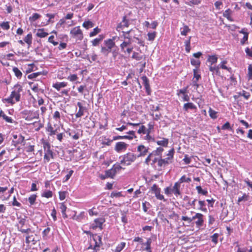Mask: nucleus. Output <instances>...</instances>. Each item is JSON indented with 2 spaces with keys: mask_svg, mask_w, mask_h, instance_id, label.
<instances>
[{
  "mask_svg": "<svg viewBox=\"0 0 252 252\" xmlns=\"http://www.w3.org/2000/svg\"><path fill=\"white\" fill-rule=\"evenodd\" d=\"M105 221L102 218L96 219L94 220V222L92 224L93 228L94 229L97 227L102 229V224Z\"/></svg>",
  "mask_w": 252,
  "mask_h": 252,
  "instance_id": "nucleus-11",
  "label": "nucleus"
},
{
  "mask_svg": "<svg viewBox=\"0 0 252 252\" xmlns=\"http://www.w3.org/2000/svg\"><path fill=\"white\" fill-rule=\"evenodd\" d=\"M77 105L79 107V110L75 114V117L76 118H79L84 115V112L87 110V108L83 106L82 103L80 102H78Z\"/></svg>",
  "mask_w": 252,
  "mask_h": 252,
  "instance_id": "nucleus-10",
  "label": "nucleus"
},
{
  "mask_svg": "<svg viewBox=\"0 0 252 252\" xmlns=\"http://www.w3.org/2000/svg\"><path fill=\"white\" fill-rule=\"evenodd\" d=\"M147 204L149 206L150 205V204L149 203L147 202V201H145L144 202H143L142 203V208H143V211L145 212H147L148 211V209L149 208V207H148L147 206Z\"/></svg>",
  "mask_w": 252,
  "mask_h": 252,
  "instance_id": "nucleus-60",
  "label": "nucleus"
},
{
  "mask_svg": "<svg viewBox=\"0 0 252 252\" xmlns=\"http://www.w3.org/2000/svg\"><path fill=\"white\" fill-rule=\"evenodd\" d=\"M118 38L117 37H113L112 39H109L104 41V43L106 47H102L101 49V52L107 56L111 51V49L115 46V42L114 40Z\"/></svg>",
  "mask_w": 252,
  "mask_h": 252,
  "instance_id": "nucleus-2",
  "label": "nucleus"
},
{
  "mask_svg": "<svg viewBox=\"0 0 252 252\" xmlns=\"http://www.w3.org/2000/svg\"><path fill=\"white\" fill-rule=\"evenodd\" d=\"M99 38H96L94 39L92 41V44L93 46H97L99 42L102 40L103 39V36L102 35H99Z\"/></svg>",
  "mask_w": 252,
  "mask_h": 252,
  "instance_id": "nucleus-34",
  "label": "nucleus"
},
{
  "mask_svg": "<svg viewBox=\"0 0 252 252\" xmlns=\"http://www.w3.org/2000/svg\"><path fill=\"white\" fill-rule=\"evenodd\" d=\"M12 70L17 78L21 79L22 76V72L16 67H14Z\"/></svg>",
  "mask_w": 252,
  "mask_h": 252,
  "instance_id": "nucleus-26",
  "label": "nucleus"
},
{
  "mask_svg": "<svg viewBox=\"0 0 252 252\" xmlns=\"http://www.w3.org/2000/svg\"><path fill=\"white\" fill-rule=\"evenodd\" d=\"M201 78L200 74H198L197 71L196 69H193V78L192 80H195L197 81Z\"/></svg>",
  "mask_w": 252,
  "mask_h": 252,
  "instance_id": "nucleus-45",
  "label": "nucleus"
},
{
  "mask_svg": "<svg viewBox=\"0 0 252 252\" xmlns=\"http://www.w3.org/2000/svg\"><path fill=\"white\" fill-rule=\"evenodd\" d=\"M128 144L124 142H117L115 147V150L118 153H122L126 150Z\"/></svg>",
  "mask_w": 252,
  "mask_h": 252,
  "instance_id": "nucleus-7",
  "label": "nucleus"
},
{
  "mask_svg": "<svg viewBox=\"0 0 252 252\" xmlns=\"http://www.w3.org/2000/svg\"><path fill=\"white\" fill-rule=\"evenodd\" d=\"M226 63H227V62L226 61H223L221 62V63L219 65L220 68H221L222 69H224L227 70L228 71H229L230 68L227 67L225 65V64Z\"/></svg>",
  "mask_w": 252,
  "mask_h": 252,
  "instance_id": "nucleus-42",
  "label": "nucleus"
},
{
  "mask_svg": "<svg viewBox=\"0 0 252 252\" xmlns=\"http://www.w3.org/2000/svg\"><path fill=\"white\" fill-rule=\"evenodd\" d=\"M3 120H4L7 123H13V122H14V121H13V120L11 118V117H8L7 116H6V115H5L4 116H3V117L2 118Z\"/></svg>",
  "mask_w": 252,
  "mask_h": 252,
  "instance_id": "nucleus-54",
  "label": "nucleus"
},
{
  "mask_svg": "<svg viewBox=\"0 0 252 252\" xmlns=\"http://www.w3.org/2000/svg\"><path fill=\"white\" fill-rule=\"evenodd\" d=\"M66 192L60 191L59 192V198L61 200H63L65 198Z\"/></svg>",
  "mask_w": 252,
  "mask_h": 252,
  "instance_id": "nucleus-59",
  "label": "nucleus"
},
{
  "mask_svg": "<svg viewBox=\"0 0 252 252\" xmlns=\"http://www.w3.org/2000/svg\"><path fill=\"white\" fill-rule=\"evenodd\" d=\"M83 26L87 29L94 27V24L90 21H85L83 23Z\"/></svg>",
  "mask_w": 252,
  "mask_h": 252,
  "instance_id": "nucleus-32",
  "label": "nucleus"
},
{
  "mask_svg": "<svg viewBox=\"0 0 252 252\" xmlns=\"http://www.w3.org/2000/svg\"><path fill=\"white\" fill-rule=\"evenodd\" d=\"M48 35V32H45L44 29H38L36 33V35L40 38L45 37Z\"/></svg>",
  "mask_w": 252,
  "mask_h": 252,
  "instance_id": "nucleus-16",
  "label": "nucleus"
},
{
  "mask_svg": "<svg viewBox=\"0 0 252 252\" xmlns=\"http://www.w3.org/2000/svg\"><path fill=\"white\" fill-rule=\"evenodd\" d=\"M122 196L121 192L113 191L110 196L112 197H120Z\"/></svg>",
  "mask_w": 252,
  "mask_h": 252,
  "instance_id": "nucleus-51",
  "label": "nucleus"
},
{
  "mask_svg": "<svg viewBox=\"0 0 252 252\" xmlns=\"http://www.w3.org/2000/svg\"><path fill=\"white\" fill-rule=\"evenodd\" d=\"M219 69H220L219 65H218V66H213V65H209L210 71L212 72L213 73L216 72L217 74H219V73H220Z\"/></svg>",
  "mask_w": 252,
  "mask_h": 252,
  "instance_id": "nucleus-28",
  "label": "nucleus"
},
{
  "mask_svg": "<svg viewBox=\"0 0 252 252\" xmlns=\"http://www.w3.org/2000/svg\"><path fill=\"white\" fill-rule=\"evenodd\" d=\"M143 81V85L145 88V90L148 94H150V86L149 82V79L146 76H143L141 77Z\"/></svg>",
  "mask_w": 252,
  "mask_h": 252,
  "instance_id": "nucleus-12",
  "label": "nucleus"
},
{
  "mask_svg": "<svg viewBox=\"0 0 252 252\" xmlns=\"http://www.w3.org/2000/svg\"><path fill=\"white\" fill-rule=\"evenodd\" d=\"M130 41L129 40L128 41H124L121 45L120 47L121 48L122 51L126 53V51L125 50V48L128 46L130 44Z\"/></svg>",
  "mask_w": 252,
  "mask_h": 252,
  "instance_id": "nucleus-37",
  "label": "nucleus"
},
{
  "mask_svg": "<svg viewBox=\"0 0 252 252\" xmlns=\"http://www.w3.org/2000/svg\"><path fill=\"white\" fill-rule=\"evenodd\" d=\"M59 129V126H58L57 128L54 129L52 125L50 123L48 124L46 128V130L48 132V135L50 136H53L56 134L58 132V130Z\"/></svg>",
  "mask_w": 252,
  "mask_h": 252,
  "instance_id": "nucleus-9",
  "label": "nucleus"
},
{
  "mask_svg": "<svg viewBox=\"0 0 252 252\" xmlns=\"http://www.w3.org/2000/svg\"><path fill=\"white\" fill-rule=\"evenodd\" d=\"M100 32V29H98L97 27L94 28L93 30V31L90 33V36L93 37L95 36L97 33H98Z\"/></svg>",
  "mask_w": 252,
  "mask_h": 252,
  "instance_id": "nucleus-44",
  "label": "nucleus"
},
{
  "mask_svg": "<svg viewBox=\"0 0 252 252\" xmlns=\"http://www.w3.org/2000/svg\"><path fill=\"white\" fill-rule=\"evenodd\" d=\"M196 108V106L193 103H192L191 102H189V103L184 104V107H183V109L185 111H188V110L189 109H195Z\"/></svg>",
  "mask_w": 252,
  "mask_h": 252,
  "instance_id": "nucleus-21",
  "label": "nucleus"
},
{
  "mask_svg": "<svg viewBox=\"0 0 252 252\" xmlns=\"http://www.w3.org/2000/svg\"><path fill=\"white\" fill-rule=\"evenodd\" d=\"M197 215L198 216H196L197 218V220L195 221V224L197 226L200 227L202 226L204 222V220L203 219V215L202 214L200 213H197Z\"/></svg>",
  "mask_w": 252,
  "mask_h": 252,
  "instance_id": "nucleus-14",
  "label": "nucleus"
},
{
  "mask_svg": "<svg viewBox=\"0 0 252 252\" xmlns=\"http://www.w3.org/2000/svg\"><path fill=\"white\" fill-rule=\"evenodd\" d=\"M232 11L230 9H227L223 13V16L226 18L229 21H233V19L231 17L232 14Z\"/></svg>",
  "mask_w": 252,
  "mask_h": 252,
  "instance_id": "nucleus-20",
  "label": "nucleus"
},
{
  "mask_svg": "<svg viewBox=\"0 0 252 252\" xmlns=\"http://www.w3.org/2000/svg\"><path fill=\"white\" fill-rule=\"evenodd\" d=\"M147 35L148 37V40L149 41H153L156 37V32H149L147 34Z\"/></svg>",
  "mask_w": 252,
  "mask_h": 252,
  "instance_id": "nucleus-39",
  "label": "nucleus"
},
{
  "mask_svg": "<svg viewBox=\"0 0 252 252\" xmlns=\"http://www.w3.org/2000/svg\"><path fill=\"white\" fill-rule=\"evenodd\" d=\"M22 91V88L20 87L17 91L14 90L12 91L8 98H4L3 101H5L12 105L14 104L15 102L20 101V92Z\"/></svg>",
  "mask_w": 252,
  "mask_h": 252,
  "instance_id": "nucleus-1",
  "label": "nucleus"
},
{
  "mask_svg": "<svg viewBox=\"0 0 252 252\" xmlns=\"http://www.w3.org/2000/svg\"><path fill=\"white\" fill-rule=\"evenodd\" d=\"M43 145L44 152H47L48 154L52 155V154H53V152L51 150V146L50 143L48 142H44Z\"/></svg>",
  "mask_w": 252,
  "mask_h": 252,
  "instance_id": "nucleus-17",
  "label": "nucleus"
},
{
  "mask_svg": "<svg viewBox=\"0 0 252 252\" xmlns=\"http://www.w3.org/2000/svg\"><path fill=\"white\" fill-rule=\"evenodd\" d=\"M222 129L225 130V129H231V128L230 126V124L229 122H226L221 127Z\"/></svg>",
  "mask_w": 252,
  "mask_h": 252,
  "instance_id": "nucleus-56",
  "label": "nucleus"
},
{
  "mask_svg": "<svg viewBox=\"0 0 252 252\" xmlns=\"http://www.w3.org/2000/svg\"><path fill=\"white\" fill-rule=\"evenodd\" d=\"M24 42L27 43L29 46L32 43V35L31 33H29L24 39Z\"/></svg>",
  "mask_w": 252,
  "mask_h": 252,
  "instance_id": "nucleus-29",
  "label": "nucleus"
},
{
  "mask_svg": "<svg viewBox=\"0 0 252 252\" xmlns=\"http://www.w3.org/2000/svg\"><path fill=\"white\" fill-rule=\"evenodd\" d=\"M67 83L66 82H63L54 84L53 87L58 91H59L62 88L65 87Z\"/></svg>",
  "mask_w": 252,
  "mask_h": 252,
  "instance_id": "nucleus-19",
  "label": "nucleus"
},
{
  "mask_svg": "<svg viewBox=\"0 0 252 252\" xmlns=\"http://www.w3.org/2000/svg\"><path fill=\"white\" fill-rule=\"evenodd\" d=\"M148 128L146 129V133H150L151 130L154 128V124L152 122H150L148 125Z\"/></svg>",
  "mask_w": 252,
  "mask_h": 252,
  "instance_id": "nucleus-53",
  "label": "nucleus"
},
{
  "mask_svg": "<svg viewBox=\"0 0 252 252\" xmlns=\"http://www.w3.org/2000/svg\"><path fill=\"white\" fill-rule=\"evenodd\" d=\"M180 184L181 183L180 182H176L172 189V192L176 195H179L180 194V191L179 190L180 188Z\"/></svg>",
  "mask_w": 252,
  "mask_h": 252,
  "instance_id": "nucleus-15",
  "label": "nucleus"
},
{
  "mask_svg": "<svg viewBox=\"0 0 252 252\" xmlns=\"http://www.w3.org/2000/svg\"><path fill=\"white\" fill-rule=\"evenodd\" d=\"M18 230L22 233H27L28 235L31 232V229L30 228H28L27 229H22L21 228H18Z\"/></svg>",
  "mask_w": 252,
  "mask_h": 252,
  "instance_id": "nucleus-61",
  "label": "nucleus"
},
{
  "mask_svg": "<svg viewBox=\"0 0 252 252\" xmlns=\"http://www.w3.org/2000/svg\"><path fill=\"white\" fill-rule=\"evenodd\" d=\"M129 26V21L126 18V16H124L123 19V21L120 23L117 27V30L120 31V29L124 27H128Z\"/></svg>",
  "mask_w": 252,
  "mask_h": 252,
  "instance_id": "nucleus-13",
  "label": "nucleus"
},
{
  "mask_svg": "<svg viewBox=\"0 0 252 252\" xmlns=\"http://www.w3.org/2000/svg\"><path fill=\"white\" fill-rule=\"evenodd\" d=\"M218 61V58L216 55L209 56L207 61L211 63L210 65H212L216 63Z\"/></svg>",
  "mask_w": 252,
  "mask_h": 252,
  "instance_id": "nucleus-22",
  "label": "nucleus"
},
{
  "mask_svg": "<svg viewBox=\"0 0 252 252\" xmlns=\"http://www.w3.org/2000/svg\"><path fill=\"white\" fill-rule=\"evenodd\" d=\"M138 133L139 134L143 133L146 134V128L144 126H141L139 129L138 130Z\"/></svg>",
  "mask_w": 252,
  "mask_h": 252,
  "instance_id": "nucleus-52",
  "label": "nucleus"
},
{
  "mask_svg": "<svg viewBox=\"0 0 252 252\" xmlns=\"http://www.w3.org/2000/svg\"><path fill=\"white\" fill-rule=\"evenodd\" d=\"M191 64L193 65L198 66L200 64V62L198 60L195 59H191Z\"/></svg>",
  "mask_w": 252,
  "mask_h": 252,
  "instance_id": "nucleus-62",
  "label": "nucleus"
},
{
  "mask_svg": "<svg viewBox=\"0 0 252 252\" xmlns=\"http://www.w3.org/2000/svg\"><path fill=\"white\" fill-rule=\"evenodd\" d=\"M191 181V179L190 178H187L186 176H183L179 180V182L182 183L183 182H190Z\"/></svg>",
  "mask_w": 252,
  "mask_h": 252,
  "instance_id": "nucleus-48",
  "label": "nucleus"
},
{
  "mask_svg": "<svg viewBox=\"0 0 252 252\" xmlns=\"http://www.w3.org/2000/svg\"><path fill=\"white\" fill-rule=\"evenodd\" d=\"M53 117L54 119L58 121V120L60 119V117H61L60 113L58 111H55L53 115Z\"/></svg>",
  "mask_w": 252,
  "mask_h": 252,
  "instance_id": "nucleus-58",
  "label": "nucleus"
},
{
  "mask_svg": "<svg viewBox=\"0 0 252 252\" xmlns=\"http://www.w3.org/2000/svg\"><path fill=\"white\" fill-rule=\"evenodd\" d=\"M163 151V149L162 148L158 147L157 149L156 150L154 151V153H155V155L159 156L161 154Z\"/></svg>",
  "mask_w": 252,
  "mask_h": 252,
  "instance_id": "nucleus-55",
  "label": "nucleus"
},
{
  "mask_svg": "<svg viewBox=\"0 0 252 252\" xmlns=\"http://www.w3.org/2000/svg\"><path fill=\"white\" fill-rule=\"evenodd\" d=\"M126 243L125 242H121L118 246L116 247L115 252H120L125 247Z\"/></svg>",
  "mask_w": 252,
  "mask_h": 252,
  "instance_id": "nucleus-35",
  "label": "nucleus"
},
{
  "mask_svg": "<svg viewBox=\"0 0 252 252\" xmlns=\"http://www.w3.org/2000/svg\"><path fill=\"white\" fill-rule=\"evenodd\" d=\"M174 151L173 149H171L167 154V158H159L158 160V166L160 167L165 166L171 163L173 158Z\"/></svg>",
  "mask_w": 252,
  "mask_h": 252,
  "instance_id": "nucleus-4",
  "label": "nucleus"
},
{
  "mask_svg": "<svg viewBox=\"0 0 252 252\" xmlns=\"http://www.w3.org/2000/svg\"><path fill=\"white\" fill-rule=\"evenodd\" d=\"M209 116L211 118L215 119L217 118V112L215 111L212 110L211 108H210L209 110Z\"/></svg>",
  "mask_w": 252,
  "mask_h": 252,
  "instance_id": "nucleus-38",
  "label": "nucleus"
},
{
  "mask_svg": "<svg viewBox=\"0 0 252 252\" xmlns=\"http://www.w3.org/2000/svg\"><path fill=\"white\" fill-rule=\"evenodd\" d=\"M52 195H53L52 192L50 190H48V191H45L42 194V197H46L47 198L51 197L52 196Z\"/></svg>",
  "mask_w": 252,
  "mask_h": 252,
  "instance_id": "nucleus-43",
  "label": "nucleus"
},
{
  "mask_svg": "<svg viewBox=\"0 0 252 252\" xmlns=\"http://www.w3.org/2000/svg\"><path fill=\"white\" fill-rule=\"evenodd\" d=\"M149 148L144 146L143 145H140L137 147V152L139 154L137 156V158L144 157L147 155L148 152Z\"/></svg>",
  "mask_w": 252,
  "mask_h": 252,
  "instance_id": "nucleus-8",
  "label": "nucleus"
},
{
  "mask_svg": "<svg viewBox=\"0 0 252 252\" xmlns=\"http://www.w3.org/2000/svg\"><path fill=\"white\" fill-rule=\"evenodd\" d=\"M60 209L61 210V212H62V215H63V217L64 218H67V215L65 213V212H66V206L64 205V203H61L60 204Z\"/></svg>",
  "mask_w": 252,
  "mask_h": 252,
  "instance_id": "nucleus-24",
  "label": "nucleus"
},
{
  "mask_svg": "<svg viewBox=\"0 0 252 252\" xmlns=\"http://www.w3.org/2000/svg\"><path fill=\"white\" fill-rule=\"evenodd\" d=\"M152 243V240L150 238H149L147 242L145 243H144L143 245L146 246V248L145 250L147 251L148 252H151V244Z\"/></svg>",
  "mask_w": 252,
  "mask_h": 252,
  "instance_id": "nucleus-27",
  "label": "nucleus"
},
{
  "mask_svg": "<svg viewBox=\"0 0 252 252\" xmlns=\"http://www.w3.org/2000/svg\"><path fill=\"white\" fill-rule=\"evenodd\" d=\"M41 74V72H38L35 73H32L28 75V78L30 79H34L36 78L37 76Z\"/></svg>",
  "mask_w": 252,
  "mask_h": 252,
  "instance_id": "nucleus-46",
  "label": "nucleus"
},
{
  "mask_svg": "<svg viewBox=\"0 0 252 252\" xmlns=\"http://www.w3.org/2000/svg\"><path fill=\"white\" fill-rule=\"evenodd\" d=\"M132 58L136 60L137 61H140L142 59V57L140 56L139 54L137 52H134L133 53Z\"/></svg>",
  "mask_w": 252,
  "mask_h": 252,
  "instance_id": "nucleus-50",
  "label": "nucleus"
},
{
  "mask_svg": "<svg viewBox=\"0 0 252 252\" xmlns=\"http://www.w3.org/2000/svg\"><path fill=\"white\" fill-rule=\"evenodd\" d=\"M157 143L158 145L162 146H167V144L168 143V140L166 138H163L161 140L158 141L157 142Z\"/></svg>",
  "mask_w": 252,
  "mask_h": 252,
  "instance_id": "nucleus-31",
  "label": "nucleus"
},
{
  "mask_svg": "<svg viewBox=\"0 0 252 252\" xmlns=\"http://www.w3.org/2000/svg\"><path fill=\"white\" fill-rule=\"evenodd\" d=\"M218 234L215 233L212 236V241L216 244L218 242Z\"/></svg>",
  "mask_w": 252,
  "mask_h": 252,
  "instance_id": "nucleus-63",
  "label": "nucleus"
},
{
  "mask_svg": "<svg viewBox=\"0 0 252 252\" xmlns=\"http://www.w3.org/2000/svg\"><path fill=\"white\" fill-rule=\"evenodd\" d=\"M116 174L114 173L113 169L107 170L105 171V176L106 177L111 178L113 179L115 176Z\"/></svg>",
  "mask_w": 252,
  "mask_h": 252,
  "instance_id": "nucleus-23",
  "label": "nucleus"
},
{
  "mask_svg": "<svg viewBox=\"0 0 252 252\" xmlns=\"http://www.w3.org/2000/svg\"><path fill=\"white\" fill-rule=\"evenodd\" d=\"M70 33L73 38L76 40H81L83 38V35L82 31L79 27L73 28L70 32Z\"/></svg>",
  "mask_w": 252,
  "mask_h": 252,
  "instance_id": "nucleus-5",
  "label": "nucleus"
},
{
  "mask_svg": "<svg viewBox=\"0 0 252 252\" xmlns=\"http://www.w3.org/2000/svg\"><path fill=\"white\" fill-rule=\"evenodd\" d=\"M0 26L2 29L5 30H7L10 28L8 22H3L0 23Z\"/></svg>",
  "mask_w": 252,
  "mask_h": 252,
  "instance_id": "nucleus-40",
  "label": "nucleus"
},
{
  "mask_svg": "<svg viewBox=\"0 0 252 252\" xmlns=\"http://www.w3.org/2000/svg\"><path fill=\"white\" fill-rule=\"evenodd\" d=\"M94 240L95 242L94 249L96 250V248H99L101 244V237L100 236L95 235L94 238Z\"/></svg>",
  "mask_w": 252,
  "mask_h": 252,
  "instance_id": "nucleus-18",
  "label": "nucleus"
},
{
  "mask_svg": "<svg viewBox=\"0 0 252 252\" xmlns=\"http://www.w3.org/2000/svg\"><path fill=\"white\" fill-rule=\"evenodd\" d=\"M137 158V157L135 154L132 153H127L124 156L120 157V158H122L120 161V163L121 164L129 165L131 162H134Z\"/></svg>",
  "mask_w": 252,
  "mask_h": 252,
  "instance_id": "nucleus-3",
  "label": "nucleus"
},
{
  "mask_svg": "<svg viewBox=\"0 0 252 252\" xmlns=\"http://www.w3.org/2000/svg\"><path fill=\"white\" fill-rule=\"evenodd\" d=\"M248 75L250 79H252V65L250 64L248 66Z\"/></svg>",
  "mask_w": 252,
  "mask_h": 252,
  "instance_id": "nucleus-64",
  "label": "nucleus"
},
{
  "mask_svg": "<svg viewBox=\"0 0 252 252\" xmlns=\"http://www.w3.org/2000/svg\"><path fill=\"white\" fill-rule=\"evenodd\" d=\"M132 31V30H130V31H127L126 32H123L125 38L128 39L129 41H130V39L131 38V37L129 35V33L130 32H131Z\"/></svg>",
  "mask_w": 252,
  "mask_h": 252,
  "instance_id": "nucleus-57",
  "label": "nucleus"
},
{
  "mask_svg": "<svg viewBox=\"0 0 252 252\" xmlns=\"http://www.w3.org/2000/svg\"><path fill=\"white\" fill-rule=\"evenodd\" d=\"M196 189H197L198 193H201L203 195H206L208 193L207 190H203L201 186H197L196 187Z\"/></svg>",
  "mask_w": 252,
  "mask_h": 252,
  "instance_id": "nucleus-47",
  "label": "nucleus"
},
{
  "mask_svg": "<svg viewBox=\"0 0 252 252\" xmlns=\"http://www.w3.org/2000/svg\"><path fill=\"white\" fill-rule=\"evenodd\" d=\"M40 15L38 13H34L32 16L29 17V20L32 23L40 17Z\"/></svg>",
  "mask_w": 252,
  "mask_h": 252,
  "instance_id": "nucleus-33",
  "label": "nucleus"
},
{
  "mask_svg": "<svg viewBox=\"0 0 252 252\" xmlns=\"http://www.w3.org/2000/svg\"><path fill=\"white\" fill-rule=\"evenodd\" d=\"M34 237L33 235L28 234L26 237V243L30 244L31 242L34 241Z\"/></svg>",
  "mask_w": 252,
  "mask_h": 252,
  "instance_id": "nucleus-41",
  "label": "nucleus"
},
{
  "mask_svg": "<svg viewBox=\"0 0 252 252\" xmlns=\"http://www.w3.org/2000/svg\"><path fill=\"white\" fill-rule=\"evenodd\" d=\"M181 34L182 35H186L188 32L190 31V29L188 27V26L186 25H184L182 28L180 29Z\"/></svg>",
  "mask_w": 252,
  "mask_h": 252,
  "instance_id": "nucleus-25",
  "label": "nucleus"
},
{
  "mask_svg": "<svg viewBox=\"0 0 252 252\" xmlns=\"http://www.w3.org/2000/svg\"><path fill=\"white\" fill-rule=\"evenodd\" d=\"M36 195L35 194L32 195L29 197L28 200L31 205H32L34 203L36 200Z\"/></svg>",
  "mask_w": 252,
  "mask_h": 252,
  "instance_id": "nucleus-49",
  "label": "nucleus"
},
{
  "mask_svg": "<svg viewBox=\"0 0 252 252\" xmlns=\"http://www.w3.org/2000/svg\"><path fill=\"white\" fill-rule=\"evenodd\" d=\"M112 168L113 169L114 173L116 174V173L120 171L123 168L119 164H115L112 166Z\"/></svg>",
  "mask_w": 252,
  "mask_h": 252,
  "instance_id": "nucleus-36",
  "label": "nucleus"
},
{
  "mask_svg": "<svg viewBox=\"0 0 252 252\" xmlns=\"http://www.w3.org/2000/svg\"><path fill=\"white\" fill-rule=\"evenodd\" d=\"M123 139H129V140H131L132 137L128 136L127 135L115 136H113L112 140L113 141V140H117Z\"/></svg>",
  "mask_w": 252,
  "mask_h": 252,
  "instance_id": "nucleus-30",
  "label": "nucleus"
},
{
  "mask_svg": "<svg viewBox=\"0 0 252 252\" xmlns=\"http://www.w3.org/2000/svg\"><path fill=\"white\" fill-rule=\"evenodd\" d=\"M151 190L153 192L157 199L162 200H164V196L160 193V189L156 184H154L151 188Z\"/></svg>",
  "mask_w": 252,
  "mask_h": 252,
  "instance_id": "nucleus-6",
  "label": "nucleus"
}]
</instances>
